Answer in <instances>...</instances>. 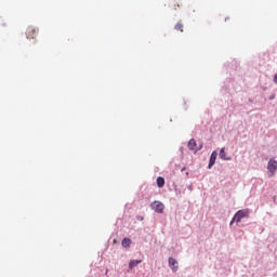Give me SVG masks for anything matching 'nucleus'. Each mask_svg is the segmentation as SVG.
<instances>
[{"instance_id":"nucleus-1","label":"nucleus","mask_w":277,"mask_h":277,"mask_svg":"<svg viewBox=\"0 0 277 277\" xmlns=\"http://www.w3.org/2000/svg\"><path fill=\"white\" fill-rule=\"evenodd\" d=\"M243 217H250V210L248 209H241V210H238L232 221H230V226H233V223L236 222L237 224H239V222H241V220H243Z\"/></svg>"},{"instance_id":"nucleus-2","label":"nucleus","mask_w":277,"mask_h":277,"mask_svg":"<svg viewBox=\"0 0 277 277\" xmlns=\"http://www.w3.org/2000/svg\"><path fill=\"white\" fill-rule=\"evenodd\" d=\"M150 209H153L155 213H163V209H166V206L161 201H154L150 203Z\"/></svg>"},{"instance_id":"nucleus-3","label":"nucleus","mask_w":277,"mask_h":277,"mask_svg":"<svg viewBox=\"0 0 277 277\" xmlns=\"http://www.w3.org/2000/svg\"><path fill=\"white\" fill-rule=\"evenodd\" d=\"M267 170L271 173V176H274V174H276V170H277V161L274 159H271L267 163Z\"/></svg>"},{"instance_id":"nucleus-4","label":"nucleus","mask_w":277,"mask_h":277,"mask_svg":"<svg viewBox=\"0 0 277 277\" xmlns=\"http://www.w3.org/2000/svg\"><path fill=\"white\" fill-rule=\"evenodd\" d=\"M217 160V151L213 150L210 155V160L208 163V170H211V168H213V166H215V161Z\"/></svg>"},{"instance_id":"nucleus-5","label":"nucleus","mask_w":277,"mask_h":277,"mask_svg":"<svg viewBox=\"0 0 277 277\" xmlns=\"http://www.w3.org/2000/svg\"><path fill=\"white\" fill-rule=\"evenodd\" d=\"M169 267L172 272H179V262L174 258H169Z\"/></svg>"},{"instance_id":"nucleus-6","label":"nucleus","mask_w":277,"mask_h":277,"mask_svg":"<svg viewBox=\"0 0 277 277\" xmlns=\"http://www.w3.org/2000/svg\"><path fill=\"white\" fill-rule=\"evenodd\" d=\"M219 157L223 161H233V157L226 156V150L224 147L220 149Z\"/></svg>"},{"instance_id":"nucleus-7","label":"nucleus","mask_w":277,"mask_h":277,"mask_svg":"<svg viewBox=\"0 0 277 277\" xmlns=\"http://www.w3.org/2000/svg\"><path fill=\"white\" fill-rule=\"evenodd\" d=\"M142 263V260H131L129 262V269H134V267H137Z\"/></svg>"},{"instance_id":"nucleus-8","label":"nucleus","mask_w":277,"mask_h":277,"mask_svg":"<svg viewBox=\"0 0 277 277\" xmlns=\"http://www.w3.org/2000/svg\"><path fill=\"white\" fill-rule=\"evenodd\" d=\"M122 248H131V239L130 238H123L121 241Z\"/></svg>"},{"instance_id":"nucleus-9","label":"nucleus","mask_w":277,"mask_h":277,"mask_svg":"<svg viewBox=\"0 0 277 277\" xmlns=\"http://www.w3.org/2000/svg\"><path fill=\"white\" fill-rule=\"evenodd\" d=\"M196 145H197L196 140L190 138L189 142H188L187 147H188L189 150H196Z\"/></svg>"},{"instance_id":"nucleus-10","label":"nucleus","mask_w":277,"mask_h":277,"mask_svg":"<svg viewBox=\"0 0 277 277\" xmlns=\"http://www.w3.org/2000/svg\"><path fill=\"white\" fill-rule=\"evenodd\" d=\"M163 185H166V179L158 176L157 177V186L158 187H163Z\"/></svg>"},{"instance_id":"nucleus-11","label":"nucleus","mask_w":277,"mask_h":277,"mask_svg":"<svg viewBox=\"0 0 277 277\" xmlns=\"http://www.w3.org/2000/svg\"><path fill=\"white\" fill-rule=\"evenodd\" d=\"M32 32V36L34 34H36V28H31V27H28L27 31H26V38H29V34Z\"/></svg>"},{"instance_id":"nucleus-12","label":"nucleus","mask_w":277,"mask_h":277,"mask_svg":"<svg viewBox=\"0 0 277 277\" xmlns=\"http://www.w3.org/2000/svg\"><path fill=\"white\" fill-rule=\"evenodd\" d=\"M177 31H183V24L177 23L174 27Z\"/></svg>"},{"instance_id":"nucleus-13","label":"nucleus","mask_w":277,"mask_h":277,"mask_svg":"<svg viewBox=\"0 0 277 277\" xmlns=\"http://www.w3.org/2000/svg\"><path fill=\"white\" fill-rule=\"evenodd\" d=\"M198 150H202V143L195 149V153H198Z\"/></svg>"},{"instance_id":"nucleus-14","label":"nucleus","mask_w":277,"mask_h":277,"mask_svg":"<svg viewBox=\"0 0 277 277\" xmlns=\"http://www.w3.org/2000/svg\"><path fill=\"white\" fill-rule=\"evenodd\" d=\"M187 189H188L189 192H193V190H194V186L190 184V185L187 186Z\"/></svg>"},{"instance_id":"nucleus-15","label":"nucleus","mask_w":277,"mask_h":277,"mask_svg":"<svg viewBox=\"0 0 277 277\" xmlns=\"http://www.w3.org/2000/svg\"><path fill=\"white\" fill-rule=\"evenodd\" d=\"M275 98H276V95L274 94L269 96V101H274Z\"/></svg>"},{"instance_id":"nucleus-16","label":"nucleus","mask_w":277,"mask_h":277,"mask_svg":"<svg viewBox=\"0 0 277 277\" xmlns=\"http://www.w3.org/2000/svg\"><path fill=\"white\" fill-rule=\"evenodd\" d=\"M274 83L277 84V74H275V76H274Z\"/></svg>"},{"instance_id":"nucleus-17","label":"nucleus","mask_w":277,"mask_h":277,"mask_svg":"<svg viewBox=\"0 0 277 277\" xmlns=\"http://www.w3.org/2000/svg\"><path fill=\"white\" fill-rule=\"evenodd\" d=\"M185 170H186V168L184 167V168H182V172H185Z\"/></svg>"},{"instance_id":"nucleus-18","label":"nucleus","mask_w":277,"mask_h":277,"mask_svg":"<svg viewBox=\"0 0 277 277\" xmlns=\"http://www.w3.org/2000/svg\"><path fill=\"white\" fill-rule=\"evenodd\" d=\"M140 220H144V217H140Z\"/></svg>"}]
</instances>
